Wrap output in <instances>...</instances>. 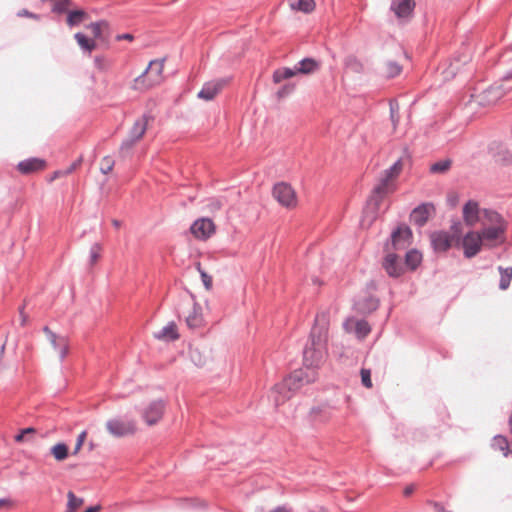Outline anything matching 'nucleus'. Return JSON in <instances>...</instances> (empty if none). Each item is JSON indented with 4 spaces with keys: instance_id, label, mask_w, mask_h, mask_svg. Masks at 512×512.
<instances>
[{
    "instance_id": "nucleus-1",
    "label": "nucleus",
    "mask_w": 512,
    "mask_h": 512,
    "mask_svg": "<svg viewBox=\"0 0 512 512\" xmlns=\"http://www.w3.org/2000/svg\"><path fill=\"white\" fill-rule=\"evenodd\" d=\"M327 331L328 315L326 312L318 313L311 329L310 339L303 350L305 368L315 370L322 363L326 354Z\"/></svg>"
},
{
    "instance_id": "nucleus-2",
    "label": "nucleus",
    "mask_w": 512,
    "mask_h": 512,
    "mask_svg": "<svg viewBox=\"0 0 512 512\" xmlns=\"http://www.w3.org/2000/svg\"><path fill=\"white\" fill-rule=\"evenodd\" d=\"M317 379V373L313 369H298L293 371L282 382L276 384L270 397L276 407L288 400L292 393L300 389L304 384L313 383Z\"/></svg>"
},
{
    "instance_id": "nucleus-3",
    "label": "nucleus",
    "mask_w": 512,
    "mask_h": 512,
    "mask_svg": "<svg viewBox=\"0 0 512 512\" xmlns=\"http://www.w3.org/2000/svg\"><path fill=\"white\" fill-rule=\"evenodd\" d=\"M401 169V160H397L392 166L384 171L379 184L374 187L372 194L367 201V208L371 210L373 217H375L380 210L383 200L394 191V186L392 185L391 180L399 174Z\"/></svg>"
},
{
    "instance_id": "nucleus-4",
    "label": "nucleus",
    "mask_w": 512,
    "mask_h": 512,
    "mask_svg": "<svg viewBox=\"0 0 512 512\" xmlns=\"http://www.w3.org/2000/svg\"><path fill=\"white\" fill-rule=\"evenodd\" d=\"M164 68V59L150 61L147 68L135 78V86L142 85L145 89L150 88L161 81Z\"/></svg>"
},
{
    "instance_id": "nucleus-5",
    "label": "nucleus",
    "mask_w": 512,
    "mask_h": 512,
    "mask_svg": "<svg viewBox=\"0 0 512 512\" xmlns=\"http://www.w3.org/2000/svg\"><path fill=\"white\" fill-rule=\"evenodd\" d=\"M412 230L407 225H399L391 233L390 239L385 244V251L402 250L410 245Z\"/></svg>"
},
{
    "instance_id": "nucleus-6",
    "label": "nucleus",
    "mask_w": 512,
    "mask_h": 512,
    "mask_svg": "<svg viewBox=\"0 0 512 512\" xmlns=\"http://www.w3.org/2000/svg\"><path fill=\"white\" fill-rule=\"evenodd\" d=\"M272 194L277 202L283 207L292 209L297 205L296 192L288 183H276L273 187Z\"/></svg>"
},
{
    "instance_id": "nucleus-7",
    "label": "nucleus",
    "mask_w": 512,
    "mask_h": 512,
    "mask_svg": "<svg viewBox=\"0 0 512 512\" xmlns=\"http://www.w3.org/2000/svg\"><path fill=\"white\" fill-rule=\"evenodd\" d=\"M106 429L114 437H124L135 433L136 424L132 419L118 417L108 420Z\"/></svg>"
},
{
    "instance_id": "nucleus-8",
    "label": "nucleus",
    "mask_w": 512,
    "mask_h": 512,
    "mask_svg": "<svg viewBox=\"0 0 512 512\" xmlns=\"http://www.w3.org/2000/svg\"><path fill=\"white\" fill-rule=\"evenodd\" d=\"M430 242L436 253H445L455 244L453 236H450V233L444 230L433 231L430 234Z\"/></svg>"
},
{
    "instance_id": "nucleus-9",
    "label": "nucleus",
    "mask_w": 512,
    "mask_h": 512,
    "mask_svg": "<svg viewBox=\"0 0 512 512\" xmlns=\"http://www.w3.org/2000/svg\"><path fill=\"white\" fill-rule=\"evenodd\" d=\"M380 301L376 296L370 295L365 292L359 295L354 301V310L362 315H368L376 311L379 307Z\"/></svg>"
},
{
    "instance_id": "nucleus-10",
    "label": "nucleus",
    "mask_w": 512,
    "mask_h": 512,
    "mask_svg": "<svg viewBox=\"0 0 512 512\" xmlns=\"http://www.w3.org/2000/svg\"><path fill=\"white\" fill-rule=\"evenodd\" d=\"M387 254L383 258L382 267L389 277L398 278L404 273V266L400 257L392 250L386 251Z\"/></svg>"
},
{
    "instance_id": "nucleus-11",
    "label": "nucleus",
    "mask_w": 512,
    "mask_h": 512,
    "mask_svg": "<svg viewBox=\"0 0 512 512\" xmlns=\"http://www.w3.org/2000/svg\"><path fill=\"white\" fill-rule=\"evenodd\" d=\"M460 245L464 249V256L470 259L480 252L482 240L478 232L470 231L460 240Z\"/></svg>"
},
{
    "instance_id": "nucleus-12",
    "label": "nucleus",
    "mask_w": 512,
    "mask_h": 512,
    "mask_svg": "<svg viewBox=\"0 0 512 512\" xmlns=\"http://www.w3.org/2000/svg\"><path fill=\"white\" fill-rule=\"evenodd\" d=\"M435 212L436 210L433 203H422L412 210L410 219L416 226L421 228L427 223L429 218L435 214Z\"/></svg>"
},
{
    "instance_id": "nucleus-13",
    "label": "nucleus",
    "mask_w": 512,
    "mask_h": 512,
    "mask_svg": "<svg viewBox=\"0 0 512 512\" xmlns=\"http://www.w3.org/2000/svg\"><path fill=\"white\" fill-rule=\"evenodd\" d=\"M165 402L161 399L152 401L142 411V418L148 425L156 424L163 416Z\"/></svg>"
},
{
    "instance_id": "nucleus-14",
    "label": "nucleus",
    "mask_w": 512,
    "mask_h": 512,
    "mask_svg": "<svg viewBox=\"0 0 512 512\" xmlns=\"http://www.w3.org/2000/svg\"><path fill=\"white\" fill-rule=\"evenodd\" d=\"M214 229L213 221L207 218L196 220L190 228L191 233L199 239H207L214 233Z\"/></svg>"
},
{
    "instance_id": "nucleus-15",
    "label": "nucleus",
    "mask_w": 512,
    "mask_h": 512,
    "mask_svg": "<svg viewBox=\"0 0 512 512\" xmlns=\"http://www.w3.org/2000/svg\"><path fill=\"white\" fill-rule=\"evenodd\" d=\"M482 210L479 208L478 202L469 200L463 207V219L466 225L474 226L481 220Z\"/></svg>"
},
{
    "instance_id": "nucleus-16",
    "label": "nucleus",
    "mask_w": 512,
    "mask_h": 512,
    "mask_svg": "<svg viewBox=\"0 0 512 512\" xmlns=\"http://www.w3.org/2000/svg\"><path fill=\"white\" fill-rule=\"evenodd\" d=\"M226 80L219 79L206 82L202 89L198 92V98L210 101L222 90L225 86Z\"/></svg>"
},
{
    "instance_id": "nucleus-17",
    "label": "nucleus",
    "mask_w": 512,
    "mask_h": 512,
    "mask_svg": "<svg viewBox=\"0 0 512 512\" xmlns=\"http://www.w3.org/2000/svg\"><path fill=\"white\" fill-rule=\"evenodd\" d=\"M46 162L41 158H28L23 161H20L17 165V169L22 174L28 175L37 171H40L45 168Z\"/></svg>"
},
{
    "instance_id": "nucleus-18",
    "label": "nucleus",
    "mask_w": 512,
    "mask_h": 512,
    "mask_svg": "<svg viewBox=\"0 0 512 512\" xmlns=\"http://www.w3.org/2000/svg\"><path fill=\"white\" fill-rule=\"evenodd\" d=\"M297 74L311 75L320 70L321 63L312 57H306L297 62L295 65Z\"/></svg>"
},
{
    "instance_id": "nucleus-19",
    "label": "nucleus",
    "mask_w": 512,
    "mask_h": 512,
    "mask_svg": "<svg viewBox=\"0 0 512 512\" xmlns=\"http://www.w3.org/2000/svg\"><path fill=\"white\" fill-rule=\"evenodd\" d=\"M153 119H154V117L151 114H149V113L143 114L133 124V126L129 132V136L132 137L133 139L139 141L145 134L149 121H152Z\"/></svg>"
},
{
    "instance_id": "nucleus-20",
    "label": "nucleus",
    "mask_w": 512,
    "mask_h": 512,
    "mask_svg": "<svg viewBox=\"0 0 512 512\" xmlns=\"http://www.w3.org/2000/svg\"><path fill=\"white\" fill-rule=\"evenodd\" d=\"M415 7L413 0H392L391 10L398 18H405L409 16Z\"/></svg>"
},
{
    "instance_id": "nucleus-21",
    "label": "nucleus",
    "mask_w": 512,
    "mask_h": 512,
    "mask_svg": "<svg viewBox=\"0 0 512 512\" xmlns=\"http://www.w3.org/2000/svg\"><path fill=\"white\" fill-rule=\"evenodd\" d=\"M154 337L158 340L165 342H172L179 338V334L177 331V326L175 322L171 321L166 326H164L161 330L154 333Z\"/></svg>"
},
{
    "instance_id": "nucleus-22",
    "label": "nucleus",
    "mask_w": 512,
    "mask_h": 512,
    "mask_svg": "<svg viewBox=\"0 0 512 512\" xmlns=\"http://www.w3.org/2000/svg\"><path fill=\"white\" fill-rule=\"evenodd\" d=\"M507 225L501 226H488L484 227L479 233L482 242L483 241H494L499 239L506 232Z\"/></svg>"
},
{
    "instance_id": "nucleus-23",
    "label": "nucleus",
    "mask_w": 512,
    "mask_h": 512,
    "mask_svg": "<svg viewBox=\"0 0 512 512\" xmlns=\"http://www.w3.org/2000/svg\"><path fill=\"white\" fill-rule=\"evenodd\" d=\"M481 220L483 225L489 226H501L507 225V222L503 219V217L496 211L491 209H483Z\"/></svg>"
},
{
    "instance_id": "nucleus-24",
    "label": "nucleus",
    "mask_w": 512,
    "mask_h": 512,
    "mask_svg": "<svg viewBox=\"0 0 512 512\" xmlns=\"http://www.w3.org/2000/svg\"><path fill=\"white\" fill-rule=\"evenodd\" d=\"M189 356L191 361L198 367L205 366L209 360V355L206 350L198 346L190 347Z\"/></svg>"
},
{
    "instance_id": "nucleus-25",
    "label": "nucleus",
    "mask_w": 512,
    "mask_h": 512,
    "mask_svg": "<svg viewBox=\"0 0 512 512\" xmlns=\"http://www.w3.org/2000/svg\"><path fill=\"white\" fill-rule=\"evenodd\" d=\"M350 323H353L354 324V331H355V334L356 336L359 338V339H364L371 331V326L370 324L364 320V319H361V320H349L347 321L344 326L346 329H348V325Z\"/></svg>"
},
{
    "instance_id": "nucleus-26",
    "label": "nucleus",
    "mask_w": 512,
    "mask_h": 512,
    "mask_svg": "<svg viewBox=\"0 0 512 512\" xmlns=\"http://www.w3.org/2000/svg\"><path fill=\"white\" fill-rule=\"evenodd\" d=\"M422 262V254L416 250L411 249L406 252L405 254V266L410 269L411 271H414L418 268V266Z\"/></svg>"
},
{
    "instance_id": "nucleus-27",
    "label": "nucleus",
    "mask_w": 512,
    "mask_h": 512,
    "mask_svg": "<svg viewBox=\"0 0 512 512\" xmlns=\"http://www.w3.org/2000/svg\"><path fill=\"white\" fill-rule=\"evenodd\" d=\"M297 75V72L295 71V66L292 68L290 67H281L276 69L273 72L272 80L275 84L281 83L283 80L290 79Z\"/></svg>"
},
{
    "instance_id": "nucleus-28",
    "label": "nucleus",
    "mask_w": 512,
    "mask_h": 512,
    "mask_svg": "<svg viewBox=\"0 0 512 512\" xmlns=\"http://www.w3.org/2000/svg\"><path fill=\"white\" fill-rule=\"evenodd\" d=\"M330 417L331 413L325 406L313 407L310 410V418L314 422H326Z\"/></svg>"
},
{
    "instance_id": "nucleus-29",
    "label": "nucleus",
    "mask_w": 512,
    "mask_h": 512,
    "mask_svg": "<svg viewBox=\"0 0 512 512\" xmlns=\"http://www.w3.org/2000/svg\"><path fill=\"white\" fill-rule=\"evenodd\" d=\"M74 38L78 45L81 47V49L85 52L91 53L96 48V42L94 39L88 38L86 35H84L81 32H77L74 35Z\"/></svg>"
},
{
    "instance_id": "nucleus-30",
    "label": "nucleus",
    "mask_w": 512,
    "mask_h": 512,
    "mask_svg": "<svg viewBox=\"0 0 512 512\" xmlns=\"http://www.w3.org/2000/svg\"><path fill=\"white\" fill-rule=\"evenodd\" d=\"M510 90H511V88L504 89L502 84H494V85L490 86L485 91V93L487 94V97H489V100L497 101L500 98H502L506 93H508Z\"/></svg>"
},
{
    "instance_id": "nucleus-31",
    "label": "nucleus",
    "mask_w": 512,
    "mask_h": 512,
    "mask_svg": "<svg viewBox=\"0 0 512 512\" xmlns=\"http://www.w3.org/2000/svg\"><path fill=\"white\" fill-rule=\"evenodd\" d=\"M498 271L500 273L499 288L501 290H506L510 286L512 279V267L503 268L502 266H499Z\"/></svg>"
},
{
    "instance_id": "nucleus-32",
    "label": "nucleus",
    "mask_w": 512,
    "mask_h": 512,
    "mask_svg": "<svg viewBox=\"0 0 512 512\" xmlns=\"http://www.w3.org/2000/svg\"><path fill=\"white\" fill-rule=\"evenodd\" d=\"M88 28L91 29L93 37L95 39H103V33L109 29V23L105 20L91 23Z\"/></svg>"
},
{
    "instance_id": "nucleus-33",
    "label": "nucleus",
    "mask_w": 512,
    "mask_h": 512,
    "mask_svg": "<svg viewBox=\"0 0 512 512\" xmlns=\"http://www.w3.org/2000/svg\"><path fill=\"white\" fill-rule=\"evenodd\" d=\"M492 447L495 450H499V451L503 452V455L505 457H507L509 455V453L511 452L509 449V444H508L507 439L502 435L494 436L493 441H492Z\"/></svg>"
},
{
    "instance_id": "nucleus-34",
    "label": "nucleus",
    "mask_w": 512,
    "mask_h": 512,
    "mask_svg": "<svg viewBox=\"0 0 512 512\" xmlns=\"http://www.w3.org/2000/svg\"><path fill=\"white\" fill-rule=\"evenodd\" d=\"M87 14L84 10H72L68 13L67 16V24L70 27L79 25L85 18Z\"/></svg>"
},
{
    "instance_id": "nucleus-35",
    "label": "nucleus",
    "mask_w": 512,
    "mask_h": 512,
    "mask_svg": "<svg viewBox=\"0 0 512 512\" xmlns=\"http://www.w3.org/2000/svg\"><path fill=\"white\" fill-rule=\"evenodd\" d=\"M291 7L295 10L309 13L313 11L315 7V2L314 0H296L291 2Z\"/></svg>"
},
{
    "instance_id": "nucleus-36",
    "label": "nucleus",
    "mask_w": 512,
    "mask_h": 512,
    "mask_svg": "<svg viewBox=\"0 0 512 512\" xmlns=\"http://www.w3.org/2000/svg\"><path fill=\"white\" fill-rule=\"evenodd\" d=\"M51 454L58 461H62L68 456V447L64 443H57L51 448Z\"/></svg>"
},
{
    "instance_id": "nucleus-37",
    "label": "nucleus",
    "mask_w": 512,
    "mask_h": 512,
    "mask_svg": "<svg viewBox=\"0 0 512 512\" xmlns=\"http://www.w3.org/2000/svg\"><path fill=\"white\" fill-rule=\"evenodd\" d=\"M344 64L347 69H350L355 73H361L363 71V64L357 57L353 55L347 56L345 58Z\"/></svg>"
},
{
    "instance_id": "nucleus-38",
    "label": "nucleus",
    "mask_w": 512,
    "mask_h": 512,
    "mask_svg": "<svg viewBox=\"0 0 512 512\" xmlns=\"http://www.w3.org/2000/svg\"><path fill=\"white\" fill-rule=\"evenodd\" d=\"M450 236H453V239L455 241V245L457 247L460 246V240L462 237V223L459 220H455L452 222L450 226Z\"/></svg>"
},
{
    "instance_id": "nucleus-39",
    "label": "nucleus",
    "mask_w": 512,
    "mask_h": 512,
    "mask_svg": "<svg viewBox=\"0 0 512 512\" xmlns=\"http://www.w3.org/2000/svg\"><path fill=\"white\" fill-rule=\"evenodd\" d=\"M51 344L53 348L59 353L60 360L62 361L68 353V342L66 337H60L58 341Z\"/></svg>"
},
{
    "instance_id": "nucleus-40",
    "label": "nucleus",
    "mask_w": 512,
    "mask_h": 512,
    "mask_svg": "<svg viewBox=\"0 0 512 512\" xmlns=\"http://www.w3.org/2000/svg\"><path fill=\"white\" fill-rule=\"evenodd\" d=\"M202 317L196 310V303H193V312L186 318V323L190 328H197L201 325Z\"/></svg>"
},
{
    "instance_id": "nucleus-41",
    "label": "nucleus",
    "mask_w": 512,
    "mask_h": 512,
    "mask_svg": "<svg viewBox=\"0 0 512 512\" xmlns=\"http://www.w3.org/2000/svg\"><path fill=\"white\" fill-rule=\"evenodd\" d=\"M67 498V512H75L83 504V499L76 497L72 491L67 493Z\"/></svg>"
},
{
    "instance_id": "nucleus-42",
    "label": "nucleus",
    "mask_w": 512,
    "mask_h": 512,
    "mask_svg": "<svg viewBox=\"0 0 512 512\" xmlns=\"http://www.w3.org/2000/svg\"><path fill=\"white\" fill-rule=\"evenodd\" d=\"M451 167V160L444 159L440 160L438 162L433 163L430 166V172L431 173H444Z\"/></svg>"
},
{
    "instance_id": "nucleus-43",
    "label": "nucleus",
    "mask_w": 512,
    "mask_h": 512,
    "mask_svg": "<svg viewBox=\"0 0 512 512\" xmlns=\"http://www.w3.org/2000/svg\"><path fill=\"white\" fill-rule=\"evenodd\" d=\"M389 107H390V118H391V121H392V124L394 126V128L397 126L398 122H399V104L396 100H390L389 102Z\"/></svg>"
},
{
    "instance_id": "nucleus-44",
    "label": "nucleus",
    "mask_w": 512,
    "mask_h": 512,
    "mask_svg": "<svg viewBox=\"0 0 512 512\" xmlns=\"http://www.w3.org/2000/svg\"><path fill=\"white\" fill-rule=\"evenodd\" d=\"M402 71V67L395 61H389L386 64V73L390 78L398 76Z\"/></svg>"
},
{
    "instance_id": "nucleus-45",
    "label": "nucleus",
    "mask_w": 512,
    "mask_h": 512,
    "mask_svg": "<svg viewBox=\"0 0 512 512\" xmlns=\"http://www.w3.org/2000/svg\"><path fill=\"white\" fill-rule=\"evenodd\" d=\"M295 90V84L293 83H287L284 84L282 87L279 88L276 95L279 99L285 98L293 93Z\"/></svg>"
},
{
    "instance_id": "nucleus-46",
    "label": "nucleus",
    "mask_w": 512,
    "mask_h": 512,
    "mask_svg": "<svg viewBox=\"0 0 512 512\" xmlns=\"http://www.w3.org/2000/svg\"><path fill=\"white\" fill-rule=\"evenodd\" d=\"M101 245L98 243H94L90 248L89 253V262L91 265L95 264L100 258Z\"/></svg>"
},
{
    "instance_id": "nucleus-47",
    "label": "nucleus",
    "mask_w": 512,
    "mask_h": 512,
    "mask_svg": "<svg viewBox=\"0 0 512 512\" xmlns=\"http://www.w3.org/2000/svg\"><path fill=\"white\" fill-rule=\"evenodd\" d=\"M113 167L114 160L109 156H105L101 161L100 171L106 175L112 171Z\"/></svg>"
},
{
    "instance_id": "nucleus-48",
    "label": "nucleus",
    "mask_w": 512,
    "mask_h": 512,
    "mask_svg": "<svg viewBox=\"0 0 512 512\" xmlns=\"http://www.w3.org/2000/svg\"><path fill=\"white\" fill-rule=\"evenodd\" d=\"M136 142L138 141L128 135V137L124 139L120 145V153L124 154L129 152L134 147Z\"/></svg>"
},
{
    "instance_id": "nucleus-49",
    "label": "nucleus",
    "mask_w": 512,
    "mask_h": 512,
    "mask_svg": "<svg viewBox=\"0 0 512 512\" xmlns=\"http://www.w3.org/2000/svg\"><path fill=\"white\" fill-rule=\"evenodd\" d=\"M35 432L36 430L33 427H27L20 430V432L17 435H15L14 439L16 442L21 443L25 441V437L27 435L35 434Z\"/></svg>"
},
{
    "instance_id": "nucleus-50",
    "label": "nucleus",
    "mask_w": 512,
    "mask_h": 512,
    "mask_svg": "<svg viewBox=\"0 0 512 512\" xmlns=\"http://www.w3.org/2000/svg\"><path fill=\"white\" fill-rule=\"evenodd\" d=\"M361 382L363 384V386H365L366 388H371L372 387V382H371V371L369 369H361Z\"/></svg>"
},
{
    "instance_id": "nucleus-51",
    "label": "nucleus",
    "mask_w": 512,
    "mask_h": 512,
    "mask_svg": "<svg viewBox=\"0 0 512 512\" xmlns=\"http://www.w3.org/2000/svg\"><path fill=\"white\" fill-rule=\"evenodd\" d=\"M70 5V0H58L53 7V11L56 13H64L67 11Z\"/></svg>"
},
{
    "instance_id": "nucleus-52",
    "label": "nucleus",
    "mask_w": 512,
    "mask_h": 512,
    "mask_svg": "<svg viewBox=\"0 0 512 512\" xmlns=\"http://www.w3.org/2000/svg\"><path fill=\"white\" fill-rule=\"evenodd\" d=\"M198 270L201 274V279H202V282H203V285L205 286V288L207 290L211 289L212 288V277L210 275H208L205 271H203L200 267V265L198 266Z\"/></svg>"
},
{
    "instance_id": "nucleus-53",
    "label": "nucleus",
    "mask_w": 512,
    "mask_h": 512,
    "mask_svg": "<svg viewBox=\"0 0 512 512\" xmlns=\"http://www.w3.org/2000/svg\"><path fill=\"white\" fill-rule=\"evenodd\" d=\"M94 64H95V67L97 69H99L100 71H104L108 68V61L104 57H101V56H96L94 58Z\"/></svg>"
},
{
    "instance_id": "nucleus-54",
    "label": "nucleus",
    "mask_w": 512,
    "mask_h": 512,
    "mask_svg": "<svg viewBox=\"0 0 512 512\" xmlns=\"http://www.w3.org/2000/svg\"><path fill=\"white\" fill-rule=\"evenodd\" d=\"M86 435H87L86 431H82L78 435L77 441H76V444H75V447H74V450H73V454H77L80 451V449H81V447H82V445H83V443H84V441L86 439Z\"/></svg>"
},
{
    "instance_id": "nucleus-55",
    "label": "nucleus",
    "mask_w": 512,
    "mask_h": 512,
    "mask_svg": "<svg viewBox=\"0 0 512 512\" xmlns=\"http://www.w3.org/2000/svg\"><path fill=\"white\" fill-rule=\"evenodd\" d=\"M17 15L19 17H29V18H33V19H39L40 18V16L38 14H34V13L28 11L27 9L20 10L17 13Z\"/></svg>"
},
{
    "instance_id": "nucleus-56",
    "label": "nucleus",
    "mask_w": 512,
    "mask_h": 512,
    "mask_svg": "<svg viewBox=\"0 0 512 512\" xmlns=\"http://www.w3.org/2000/svg\"><path fill=\"white\" fill-rule=\"evenodd\" d=\"M133 39H134V36L130 33L118 34L116 36L117 41H121V40L132 41Z\"/></svg>"
},
{
    "instance_id": "nucleus-57",
    "label": "nucleus",
    "mask_w": 512,
    "mask_h": 512,
    "mask_svg": "<svg viewBox=\"0 0 512 512\" xmlns=\"http://www.w3.org/2000/svg\"><path fill=\"white\" fill-rule=\"evenodd\" d=\"M428 503L434 506V508L436 510L435 512H450V511L445 510L444 507L438 502L428 501Z\"/></svg>"
},
{
    "instance_id": "nucleus-58",
    "label": "nucleus",
    "mask_w": 512,
    "mask_h": 512,
    "mask_svg": "<svg viewBox=\"0 0 512 512\" xmlns=\"http://www.w3.org/2000/svg\"><path fill=\"white\" fill-rule=\"evenodd\" d=\"M291 508L287 507L286 505H280L271 510L270 512H291Z\"/></svg>"
},
{
    "instance_id": "nucleus-59",
    "label": "nucleus",
    "mask_w": 512,
    "mask_h": 512,
    "mask_svg": "<svg viewBox=\"0 0 512 512\" xmlns=\"http://www.w3.org/2000/svg\"><path fill=\"white\" fill-rule=\"evenodd\" d=\"M46 336H47V338H48V340H49V342H50L51 344H55L54 342H55V341H58V340H59V338L61 337V336L56 335L53 331H52V332H50V333H49L48 335H46Z\"/></svg>"
},
{
    "instance_id": "nucleus-60",
    "label": "nucleus",
    "mask_w": 512,
    "mask_h": 512,
    "mask_svg": "<svg viewBox=\"0 0 512 512\" xmlns=\"http://www.w3.org/2000/svg\"><path fill=\"white\" fill-rule=\"evenodd\" d=\"M46 336H47V338H48V340H49V342H50L51 344H55L54 342H55V341H58V340H59V338L61 337V336L56 335L53 331H52V332H50V333H49L48 335H46Z\"/></svg>"
},
{
    "instance_id": "nucleus-61",
    "label": "nucleus",
    "mask_w": 512,
    "mask_h": 512,
    "mask_svg": "<svg viewBox=\"0 0 512 512\" xmlns=\"http://www.w3.org/2000/svg\"><path fill=\"white\" fill-rule=\"evenodd\" d=\"M19 314H20V319H21V325L24 326L27 321V316L24 313V306L19 308Z\"/></svg>"
},
{
    "instance_id": "nucleus-62",
    "label": "nucleus",
    "mask_w": 512,
    "mask_h": 512,
    "mask_svg": "<svg viewBox=\"0 0 512 512\" xmlns=\"http://www.w3.org/2000/svg\"><path fill=\"white\" fill-rule=\"evenodd\" d=\"M414 489H415L414 485H409V486H407V487L404 489V495H405V496H409V495H411V494L413 493Z\"/></svg>"
},
{
    "instance_id": "nucleus-63",
    "label": "nucleus",
    "mask_w": 512,
    "mask_h": 512,
    "mask_svg": "<svg viewBox=\"0 0 512 512\" xmlns=\"http://www.w3.org/2000/svg\"><path fill=\"white\" fill-rule=\"evenodd\" d=\"M101 509L100 505H95L87 508L84 512H98Z\"/></svg>"
},
{
    "instance_id": "nucleus-64",
    "label": "nucleus",
    "mask_w": 512,
    "mask_h": 512,
    "mask_svg": "<svg viewBox=\"0 0 512 512\" xmlns=\"http://www.w3.org/2000/svg\"><path fill=\"white\" fill-rule=\"evenodd\" d=\"M112 224L115 228H119L121 226V222L119 220L114 219Z\"/></svg>"
}]
</instances>
